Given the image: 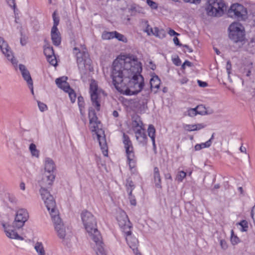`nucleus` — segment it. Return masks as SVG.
<instances>
[{
    "instance_id": "393cba45",
    "label": "nucleus",
    "mask_w": 255,
    "mask_h": 255,
    "mask_svg": "<svg viewBox=\"0 0 255 255\" xmlns=\"http://www.w3.org/2000/svg\"><path fill=\"white\" fill-rule=\"evenodd\" d=\"M19 69L23 78L26 81L27 84L33 82L29 72L24 65L21 64H19Z\"/></svg>"
},
{
    "instance_id": "1a4fd4ad",
    "label": "nucleus",
    "mask_w": 255,
    "mask_h": 255,
    "mask_svg": "<svg viewBox=\"0 0 255 255\" xmlns=\"http://www.w3.org/2000/svg\"><path fill=\"white\" fill-rule=\"evenodd\" d=\"M160 83V80L157 75L152 76L150 80V89H144L142 97L138 100V103L143 108L145 106H146L151 91L155 89L154 93H156L159 88Z\"/></svg>"
},
{
    "instance_id": "6e6552de",
    "label": "nucleus",
    "mask_w": 255,
    "mask_h": 255,
    "mask_svg": "<svg viewBox=\"0 0 255 255\" xmlns=\"http://www.w3.org/2000/svg\"><path fill=\"white\" fill-rule=\"evenodd\" d=\"M229 37L234 42H242L245 38L244 26L239 22H233L229 27Z\"/></svg>"
},
{
    "instance_id": "412c9836",
    "label": "nucleus",
    "mask_w": 255,
    "mask_h": 255,
    "mask_svg": "<svg viewBox=\"0 0 255 255\" xmlns=\"http://www.w3.org/2000/svg\"><path fill=\"white\" fill-rule=\"evenodd\" d=\"M131 125L134 132L136 131V130H141L145 128L140 117L138 115H135L132 117Z\"/></svg>"
},
{
    "instance_id": "a211bd4d",
    "label": "nucleus",
    "mask_w": 255,
    "mask_h": 255,
    "mask_svg": "<svg viewBox=\"0 0 255 255\" xmlns=\"http://www.w3.org/2000/svg\"><path fill=\"white\" fill-rule=\"evenodd\" d=\"M55 177L54 174L44 173L42 178L39 183L41 186L40 190H47V188L52 185Z\"/></svg>"
},
{
    "instance_id": "052dcab7",
    "label": "nucleus",
    "mask_w": 255,
    "mask_h": 255,
    "mask_svg": "<svg viewBox=\"0 0 255 255\" xmlns=\"http://www.w3.org/2000/svg\"><path fill=\"white\" fill-rule=\"evenodd\" d=\"M28 87L30 89L32 95H34V91H33V82L29 83L27 84Z\"/></svg>"
},
{
    "instance_id": "de8ad7c7",
    "label": "nucleus",
    "mask_w": 255,
    "mask_h": 255,
    "mask_svg": "<svg viewBox=\"0 0 255 255\" xmlns=\"http://www.w3.org/2000/svg\"><path fill=\"white\" fill-rule=\"evenodd\" d=\"M220 245L223 250H226L228 249V246L227 242L223 239H221L220 240Z\"/></svg>"
},
{
    "instance_id": "a18cd8bd",
    "label": "nucleus",
    "mask_w": 255,
    "mask_h": 255,
    "mask_svg": "<svg viewBox=\"0 0 255 255\" xmlns=\"http://www.w3.org/2000/svg\"><path fill=\"white\" fill-rule=\"evenodd\" d=\"M239 224L242 228V231L245 232L247 231L248 228V224L246 221L243 220L239 223Z\"/></svg>"
},
{
    "instance_id": "473e14b6",
    "label": "nucleus",
    "mask_w": 255,
    "mask_h": 255,
    "mask_svg": "<svg viewBox=\"0 0 255 255\" xmlns=\"http://www.w3.org/2000/svg\"><path fill=\"white\" fill-rule=\"evenodd\" d=\"M52 18L53 20V25L52 28L54 29H58L57 26L59 23V17L57 15V13L56 11H54L52 14Z\"/></svg>"
},
{
    "instance_id": "a878e982",
    "label": "nucleus",
    "mask_w": 255,
    "mask_h": 255,
    "mask_svg": "<svg viewBox=\"0 0 255 255\" xmlns=\"http://www.w3.org/2000/svg\"><path fill=\"white\" fill-rule=\"evenodd\" d=\"M206 125L204 124H197L195 125H185L184 127L185 129L188 131L199 130L204 128Z\"/></svg>"
},
{
    "instance_id": "f8f14e48",
    "label": "nucleus",
    "mask_w": 255,
    "mask_h": 255,
    "mask_svg": "<svg viewBox=\"0 0 255 255\" xmlns=\"http://www.w3.org/2000/svg\"><path fill=\"white\" fill-rule=\"evenodd\" d=\"M228 15L239 20H245L247 15V9L239 3L233 4L228 11Z\"/></svg>"
},
{
    "instance_id": "f03ea898",
    "label": "nucleus",
    "mask_w": 255,
    "mask_h": 255,
    "mask_svg": "<svg viewBox=\"0 0 255 255\" xmlns=\"http://www.w3.org/2000/svg\"><path fill=\"white\" fill-rule=\"evenodd\" d=\"M117 221L120 227L123 229L125 235L126 236L127 243L129 248L132 249L136 255H141L138 250V240L135 237L131 236L132 224L126 213L125 212H122L117 217Z\"/></svg>"
},
{
    "instance_id": "864d4df0",
    "label": "nucleus",
    "mask_w": 255,
    "mask_h": 255,
    "mask_svg": "<svg viewBox=\"0 0 255 255\" xmlns=\"http://www.w3.org/2000/svg\"><path fill=\"white\" fill-rule=\"evenodd\" d=\"M173 42L176 45L182 46V44L180 42L179 39L177 37L173 38Z\"/></svg>"
},
{
    "instance_id": "0e129e2a",
    "label": "nucleus",
    "mask_w": 255,
    "mask_h": 255,
    "mask_svg": "<svg viewBox=\"0 0 255 255\" xmlns=\"http://www.w3.org/2000/svg\"><path fill=\"white\" fill-rule=\"evenodd\" d=\"M113 115L114 117H118L119 116V113L117 111H114L113 113Z\"/></svg>"
},
{
    "instance_id": "5701e85b",
    "label": "nucleus",
    "mask_w": 255,
    "mask_h": 255,
    "mask_svg": "<svg viewBox=\"0 0 255 255\" xmlns=\"http://www.w3.org/2000/svg\"><path fill=\"white\" fill-rule=\"evenodd\" d=\"M51 36L52 43L55 46H58L61 44V34L58 29L51 28Z\"/></svg>"
},
{
    "instance_id": "b1692460",
    "label": "nucleus",
    "mask_w": 255,
    "mask_h": 255,
    "mask_svg": "<svg viewBox=\"0 0 255 255\" xmlns=\"http://www.w3.org/2000/svg\"><path fill=\"white\" fill-rule=\"evenodd\" d=\"M67 77L63 76L56 79L55 83L58 87L62 89L64 91L69 90V84L67 82Z\"/></svg>"
},
{
    "instance_id": "9b49d317",
    "label": "nucleus",
    "mask_w": 255,
    "mask_h": 255,
    "mask_svg": "<svg viewBox=\"0 0 255 255\" xmlns=\"http://www.w3.org/2000/svg\"><path fill=\"white\" fill-rule=\"evenodd\" d=\"M40 193L44 204L49 212L51 218L53 215H57L56 210V203L53 196L47 190H40Z\"/></svg>"
},
{
    "instance_id": "bf43d9fd",
    "label": "nucleus",
    "mask_w": 255,
    "mask_h": 255,
    "mask_svg": "<svg viewBox=\"0 0 255 255\" xmlns=\"http://www.w3.org/2000/svg\"><path fill=\"white\" fill-rule=\"evenodd\" d=\"M182 46H183V47L187 49V51L189 53H191V52H193L192 49L191 47H190L188 45H186V44L183 45L182 44Z\"/></svg>"
},
{
    "instance_id": "4be33fe9",
    "label": "nucleus",
    "mask_w": 255,
    "mask_h": 255,
    "mask_svg": "<svg viewBox=\"0 0 255 255\" xmlns=\"http://www.w3.org/2000/svg\"><path fill=\"white\" fill-rule=\"evenodd\" d=\"M44 165V173L53 174L54 171L55 169V165L51 158L49 157L45 158Z\"/></svg>"
},
{
    "instance_id": "3c124183",
    "label": "nucleus",
    "mask_w": 255,
    "mask_h": 255,
    "mask_svg": "<svg viewBox=\"0 0 255 255\" xmlns=\"http://www.w3.org/2000/svg\"><path fill=\"white\" fill-rule=\"evenodd\" d=\"M186 66L188 67H191L192 66V63L188 60H186L182 65V68L184 69Z\"/></svg>"
},
{
    "instance_id": "e2e57ef3",
    "label": "nucleus",
    "mask_w": 255,
    "mask_h": 255,
    "mask_svg": "<svg viewBox=\"0 0 255 255\" xmlns=\"http://www.w3.org/2000/svg\"><path fill=\"white\" fill-rule=\"evenodd\" d=\"M240 150L242 152H246V148L245 147H244L243 146H241L240 148Z\"/></svg>"
},
{
    "instance_id": "c85d7f7f",
    "label": "nucleus",
    "mask_w": 255,
    "mask_h": 255,
    "mask_svg": "<svg viewBox=\"0 0 255 255\" xmlns=\"http://www.w3.org/2000/svg\"><path fill=\"white\" fill-rule=\"evenodd\" d=\"M34 249L38 254V255H45V252L42 243H36L34 246Z\"/></svg>"
},
{
    "instance_id": "9d476101",
    "label": "nucleus",
    "mask_w": 255,
    "mask_h": 255,
    "mask_svg": "<svg viewBox=\"0 0 255 255\" xmlns=\"http://www.w3.org/2000/svg\"><path fill=\"white\" fill-rule=\"evenodd\" d=\"M123 142L126 150V155L130 169L134 167L136 163L133 146L129 136L125 132L123 134Z\"/></svg>"
},
{
    "instance_id": "bb28decb",
    "label": "nucleus",
    "mask_w": 255,
    "mask_h": 255,
    "mask_svg": "<svg viewBox=\"0 0 255 255\" xmlns=\"http://www.w3.org/2000/svg\"><path fill=\"white\" fill-rule=\"evenodd\" d=\"M150 29L152 34L157 37L162 39L166 36V32L163 29H159L155 27L153 29L150 28Z\"/></svg>"
},
{
    "instance_id": "c03bdc74",
    "label": "nucleus",
    "mask_w": 255,
    "mask_h": 255,
    "mask_svg": "<svg viewBox=\"0 0 255 255\" xmlns=\"http://www.w3.org/2000/svg\"><path fill=\"white\" fill-rule=\"evenodd\" d=\"M128 199L129 200L130 204L134 206H136V199H135L134 196L132 194V193H131V194H130V192L128 193Z\"/></svg>"
},
{
    "instance_id": "79ce46f5",
    "label": "nucleus",
    "mask_w": 255,
    "mask_h": 255,
    "mask_svg": "<svg viewBox=\"0 0 255 255\" xmlns=\"http://www.w3.org/2000/svg\"><path fill=\"white\" fill-rule=\"evenodd\" d=\"M231 242L233 245L237 244L240 242L239 238L234 235V232L233 230L232 231Z\"/></svg>"
},
{
    "instance_id": "72a5a7b5",
    "label": "nucleus",
    "mask_w": 255,
    "mask_h": 255,
    "mask_svg": "<svg viewBox=\"0 0 255 255\" xmlns=\"http://www.w3.org/2000/svg\"><path fill=\"white\" fill-rule=\"evenodd\" d=\"M29 150L32 156L38 157L39 156V151L36 149L35 144L32 143L29 145Z\"/></svg>"
},
{
    "instance_id": "ea45409f",
    "label": "nucleus",
    "mask_w": 255,
    "mask_h": 255,
    "mask_svg": "<svg viewBox=\"0 0 255 255\" xmlns=\"http://www.w3.org/2000/svg\"><path fill=\"white\" fill-rule=\"evenodd\" d=\"M115 36H114V38H117L119 41H123V42H127V39L125 38L124 35L117 32L115 31Z\"/></svg>"
},
{
    "instance_id": "5fc2aeb1",
    "label": "nucleus",
    "mask_w": 255,
    "mask_h": 255,
    "mask_svg": "<svg viewBox=\"0 0 255 255\" xmlns=\"http://www.w3.org/2000/svg\"><path fill=\"white\" fill-rule=\"evenodd\" d=\"M251 216L254 221V223L255 222V205L253 207L251 211Z\"/></svg>"
},
{
    "instance_id": "20e7f679",
    "label": "nucleus",
    "mask_w": 255,
    "mask_h": 255,
    "mask_svg": "<svg viewBox=\"0 0 255 255\" xmlns=\"http://www.w3.org/2000/svg\"><path fill=\"white\" fill-rule=\"evenodd\" d=\"M73 53L76 57L77 63L80 72H84L87 67L89 66L91 62L87 50L85 47H82L81 49L74 47Z\"/></svg>"
},
{
    "instance_id": "69168bd1",
    "label": "nucleus",
    "mask_w": 255,
    "mask_h": 255,
    "mask_svg": "<svg viewBox=\"0 0 255 255\" xmlns=\"http://www.w3.org/2000/svg\"><path fill=\"white\" fill-rule=\"evenodd\" d=\"M149 137L151 139L152 144H154V143H155V136H151Z\"/></svg>"
},
{
    "instance_id": "c9c22d12",
    "label": "nucleus",
    "mask_w": 255,
    "mask_h": 255,
    "mask_svg": "<svg viewBox=\"0 0 255 255\" xmlns=\"http://www.w3.org/2000/svg\"><path fill=\"white\" fill-rule=\"evenodd\" d=\"M186 175L187 173L184 171H179L176 175V180L178 182H182L183 179L186 177Z\"/></svg>"
},
{
    "instance_id": "f257e3e1",
    "label": "nucleus",
    "mask_w": 255,
    "mask_h": 255,
    "mask_svg": "<svg viewBox=\"0 0 255 255\" xmlns=\"http://www.w3.org/2000/svg\"><path fill=\"white\" fill-rule=\"evenodd\" d=\"M141 64L136 56L128 54L119 56L113 62L111 77L113 84L119 91L128 86L127 95H135L144 86V78L140 74Z\"/></svg>"
},
{
    "instance_id": "338daca9",
    "label": "nucleus",
    "mask_w": 255,
    "mask_h": 255,
    "mask_svg": "<svg viewBox=\"0 0 255 255\" xmlns=\"http://www.w3.org/2000/svg\"><path fill=\"white\" fill-rule=\"evenodd\" d=\"M214 50L217 54L219 55L220 54V51H219V49H218L217 48L214 47Z\"/></svg>"
},
{
    "instance_id": "13d9d810",
    "label": "nucleus",
    "mask_w": 255,
    "mask_h": 255,
    "mask_svg": "<svg viewBox=\"0 0 255 255\" xmlns=\"http://www.w3.org/2000/svg\"><path fill=\"white\" fill-rule=\"evenodd\" d=\"M7 3L11 7L15 6V0H7Z\"/></svg>"
},
{
    "instance_id": "4d7b16f0",
    "label": "nucleus",
    "mask_w": 255,
    "mask_h": 255,
    "mask_svg": "<svg viewBox=\"0 0 255 255\" xmlns=\"http://www.w3.org/2000/svg\"><path fill=\"white\" fill-rule=\"evenodd\" d=\"M232 65L230 61H228L226 65V69L228 73H230Z\"/></svg>"
},
{
    "instance_id": "ddd939ff",
    "label": "nucleus",
    "mask_w": 255,
    "mask_h": 255,
    "mask_svg": "<svg viewBox=\"0 0 255 255\" xmlns=\"http://www.w3.org/2000/svg\"><path fill=\"white\" fill-rule=\"evenodd\" d=\"M90 238L95 243L94 250L96 255H107L108 252L103 242L100 233L96 232L95 235H93Z\"/></svg>"
},
{
    "instance_id": "4468645a",
    "label": "nucleus",
    "mask_w": 255,
    "mask_h": 255,
    "mask_svg": "<svg viewBox=\"0 0 255 255\" xmlns=\"http://www.w3.org/2000/svg\"><path fill=\"white\" fill-rule=\"evenodd\" d=\"M28 218V213L26 209L22 208L18 209L16 212L13 222L14 226L18 229L22 227Z\"/></svg>"
},
{
    "instance_id": "2f4dec72",
    "label": "nucleus",
    "mask_w": 255,
    "mask_h": 255,
    "mask_svg": "<svg viewBox=\"0 0 255 255\" xmlns=\"http://www.w3.org/2000/svg\"><path fill=\"white\" fill-rule=\"evenodd\" d=\"M114 36H115V31H104L102 34V37L104 40H109L113 39L114 38Z\"/></svg>"
},
{
    "instance_id": "0eeeda50",
    "label": "nucleus",
    "mask_w": 255,
    "mask_h": 255,
    "mask_svg": "<svg viewBox=\"0 0 255 255\" xmlns=\"http://www.w3.org/2000/svg\"><path fill=\"white\" fill-rule=\"evenodd\" d=\"M225 6L223 0H208L206 11L209 16L220 17L224 13Z\"/></svg>"
},
{
    "instance_id": "6ab92c4d",
    "label": "nucleus",
    "mask_w": 255,
    "mask_h": 255,
    "mask_svg": "<svg viewBox=\"0 0 255 255\" xmlns=\"http://www.w3.org/2000/svg\"><path fill=\"white\" fill-rule=\"evenodd\" d=\"M206 113V109L205 107L202 105L197 106L194 108H189L184 112V116H188L189 117H193L197 115H204Z\"/></svg>"
},
{
    "instance_id": "f704fd0d",
    "label": "nucleus",
    "mask_w": 255,
    "mask_h": 255,
    "mask_svg": "<svg viewBox=\"0 0 255 255\" xmlns=\"http://www.w3.org/2000/svg\"><path fill=\"white\" fill-rule=\"evenodd\" d=\"M65 92L68 93L69 97L70 99L71 102L74 103L75 102L76 99V95L74 91L70 87L69 90H67V91H65Z\"/></svg>"
},
{
    "instance_id": "f3484780",
    "label": "nucleus",
    "mask_w": 255,
    "mask_h": 255,
    "mask_svg": "<svg viewBox=\"0 0 255 255\" xmlns=\"http://www.w3.org/2000/svg\"><path fill=\"white\" fill-rule=\"evenodd\" d=\"M1 225L6 236L8 238L20 241L23 240V238L19 236L14 229V227H15L14 225L12 226L5 223H2Z\"/></svg>"
},
{
    "instance_id": "09e8293b",
    "label": "nucleus",
    "mask_w": 255,
    "mask_h": 255,
    "mask_svg": "<svg viewBox=\"0 0 255 255\" xmlns=\"http://www.w3.org/2000/svg\"><path fill=\"white\" fill-rule=\"evenodd\" d=\"M185 2L198 4L201 2V0H183Z\"/></svg>"
},
{
    "instance_id": "a19ab883",
    "label": "nucleus",
    "mask_w": 255,
    "mask_h": 255,
    "mask_svg": "<svg viewBox=\"0 0 255 255\" xmlns=\"http://www.w3.org/2000/svg\"><path fill=\"white\" fill-rule=\"evenodd\" d=\"M47 61L53 66H56L57 65V60L56 59V57L54 55H53L52 56H49L46 58Z\"/></svg>"
},
{
    "instance_id": "39448f33",
    "label": "nucleus",
    "mask_w": 255,
    "mask_h": 255,
    "mask_svg": "<svg viewBox=\"0 0 255 255\" xmlns=\"http://www.w3.org/2000/svg\"><path fill=\"white\" fill-rule=\"evenodd\" d=\"M82 222L90 237L100 232L97 227V221L93 214L88 211H83L81 214Z\"/></svg>"
},
{
    "instance_id": "7c9ffc66",
    "label": "nucleus",
    "mask_w": 255,
    "mask_h": 255,
    "mask_svg": "<svg viewBox=\"0 0 255 255\" xmlns=\"http://www.w3.org/2000/svg\"><path fill=\"white\" fill-rule=\"evenodd\" d=\"M126 186L127 192H130V194L132 193L133 190L135 188V185L133 182L130 179L127 180Z\"/></svg>"
},
{
    "instance_id": "dca6fc26",
    "label": "nucleus",
    "mask_w": 255,
    "mask_h": 255,
    "mask_svg": "<svg viewBox=\"0 0 255 255\" xmlns=\"http://www.w3.org/2000/svg\"><path fill=\"white\" fill-rule=\"evenodd\" d=\"M0 48L3 54L10 60L12 64L17 65V61L13 56L11 51L9 49L7 43L2 37H0Z\"/></svg>"
},
{
    "instance_id": "e433bc0d",
    "label": "nucleus",
    "mask_w": 255,
    "mask_h": 255,
    "mask_svg": "<svg viewBox=\"0 0 255 255\" xmlns=\"http://www.w3.org/2000/svg\"><path fill=\"white\" fill-rule=\"evenodd\" d=\"M44 53L46 58L55 55L52 47H47L45 48L44 49Z\"/></svg>"
},
{
    "instance_id": "6e6d98bb",
    "label": "nucleus",
    "mask_w": 255,
    "mask_h": 255,
    "mask_svg": "<svg viewBox=\"0 0 255 255\" xmlns=\"http://www.w3.org/2000/svg\"><path fill=\"white\" fill-rule=\"evenodd\" d=\"M199 85L201 87H206L207 86V83L205 82H203L200 80L198 81Z\"/></svg>"
},
{
    "instance_id": "37998d69",
    "label": "nucleus",
    "mask_w": 255,
    "mask_h": 255,
    "mask_svg": "<svg viewBox=\"0 0 255 255\" xmlns=\"http://www.w3.org/2000/svg\"><path fill=\"white\" fill-rule=\"evenodd\" d=\"M147 4L153 9H157L158 4L152 0H146Z\"/></svg>"
},
{
    "instance_id": "aec40b11",
    "label": "nucleus",
    "mask_w": 255,
    "mask_h": 255,
    "mask_svg": "<svg viewBox=\"0 0 255 255\" xmlns=\"http://www.w3.org/2000/svg\"><path fill=\"white\" fill-rule=\"evenodd\" d=\"M134 133L138 144L142 146H145L147 144L148 138L145 133V128L141 130H136Z\"/></svg>"
},
{
    "instance_id": "58836bf2",
    "label": "nucleus",
    "mask_w": 255,
    "mask_h": 255,
    "mask_svg": "<svg viewBox=\"0 0 255 255\" xmlns=\"http://www.w3.org/2000/svg\"><path fill=\"white\" fill-rule=\"evenodd\" d=\"M78 103L79 107V110L81 114H82L83 109L84 108V101L82 97L80 96L78 98Z\"/></svg>"
},
{
    "instance_id": "2eb2a0df",
    "label": "nucleus",
    "mask_w": 255,
    "mask_h": 255,
    "mask_svg": "<svg viewBox=\"0 0 255 255\" xmlns=\"http://www.w3.org/2000/svg\"><path fill=\"white\" fill-rule=\"evenodd\" d=\"M51 218L58 237L64 239L66 236V230L61 219L59 215H53Z\"/></svg>"
},
{
    "instance_id": "49530a36",
    "label": "nucleus",
    "mask_w": 255,
    "mask_h": 255,
    "mask_svg": "<svg viewBox=\"0 0 255 255\" xmlns=\"http://www.w3.org/2000/svg\"><path fill=\"white\" fill-rule=\"evenodd\" d=\"M38 106L41 112H44L47 110V106L46 104L41 102H38Z\"/></svg>"
},
{
    "instance_id": "603ef678",
    "label": "nucleus",
    "mask_w": 255,
    "mask_h": 255,
    "mask_svg": "<svg viewBox=\"0 0 255 255\" xmlns=\"http://www.w3.org/2000/svg\"><path fill=\"white\" fill-rule=\"evenodd\" d=\"M169 35L171 36L179 35V34L175 31L173 29H169L168 32Z\"/></svg>"
},
{
    "instance_id": "8fccbe9b",
    "label": "nucleus",
    "mask_w": 255,
    "mask_h": 255,
    "mask_svg": "<svg viewBox=\"0 0 255 255\" xmlns=\"http://www.w3.org/2000/svg\"><path fill=\"white\" fill-rule=\"evenodd\" d=\"M173 62L176 66H180L181 64V61L178 57L173 59Z\"/></svg>"
},
{
    "instance_id": "c756f323",
    "label": "nucleus",
    "mask_w": 255,
    "mask_h": 255,
    "mask_svg": "<svg viewBox=\"0 0 255 255\" xmlns=\"http://www.w3.org/2000/svg\"><path fill=\"white\" fill-rule=\"evenodd\" d=\"M211 146L210 140H207L205 142H203L200 144H196L195 145L194 148L195 150H200L202 148L209 147Z\"/></svg>"
},
{
    "instance_id": "774afa93",
    "label": "nucleus",
    "mask_w": 255,
    "mask_h": 255,
    "mask_svg": "<svg viewBox=\"0 0 255 255\" xmlns=\"http://www.w3.org/2000/svg\"><path fill=\"white\" fill-rule=\"evenodd\" d=\"M220 185L219 184H217L214 185V187L213 189H212V190H214V189H219L220 188Z\"/></svg>"
},
{
    "instance_id": "cd10ccee",
    "label": "nucleus",
    "mask_w": 255,
    "mask_h": 255,
    "mask_svg": "<svg viewBox=\"0 0 255 255\" xmlns=\"http://www.w3.org/2000/svg\"><path fill=\"white\" fill-rule=\"evenodd\" d=\"M153 177L155 186L157 188H161V178L159 170L157 167H155L153 170Z\"/></svg>"
},
{
    "instance_id": "423d86ee",
    "label": "nucleus",
    "mask_w": 255,
    "mask_h": 255,
    "mask_svg": "<svg viewBox=\"0 0 255 255\" xmlns=\"http://www.w3.org/2000/svg\"><path fill=\"white\" fill-rule=\"evenodd\" d=\"M89 93L92 105L96 108L97 111H99L101 107V95L106 96L105 92L101 89H99L97 82L92 79L90 84Z\"/></svg>"
},
{
    "instance_id": "680f3d73",
    "label": "nucleus",
    "mask_w": 255,
    "mask_h": 255,
    "mask_svg": "<svg viewBox=\"0 0 255 255\" xmlns=\"http://www.w3.org/2000/svg\"><path fill=\"white\" fill-rule=\"evenodd\" d=\"M19 187L21 190H24L25 189V183L23 182H21Z\"/></svg>"
},
{
    "instance_id": "7ed1b4c3",
    "label": "nucleus",
    "mask_w": 255,
    "mask_h": 255,
    "mask_svg": "<svg viewBox=\"0 0 255 255\" xmlns=\"http://www.w3.org/2000/svg\"><path fill=\"white\" fill-rule=\"evenodd\" d=\"M89 127L92 132L97 135L101 149L105 156L108 155V147L104 131L100 128V122L98 121L95 110L91 108L89 110Z\"/></svg>"
},
{
    "instance_id": "4c0bfd02",
    "label": "nucleus",
    "mask_w": 255,
    "mask_h": 255,
    "mask_svg": "<svg viewBox=\"0 0 255 255\" xmlns=\"http://www.w3.org/2000/svg\"><path fill=\"white\" fill-rule=\"evenodd\" d=\"M156 130L152 125H149L147 128L148 135L149 137L155 136Z\"/></svg>"
}]
</instances>
